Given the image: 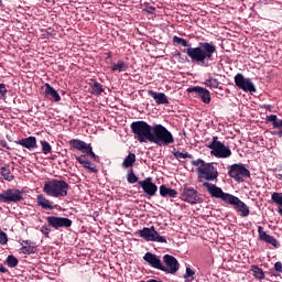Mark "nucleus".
I'll return each instance as SVG.
<instances>
[{
  "label": "nucleus",
  "instance_id": "1",
  "mask_svg": "<svg viewBox=\"0 0 282 282\" xmlns=\"http://www.w3.org/2000/svg\"><path fill=\"white\" fill-rule=\"evenodd\" d=\"M183 52L184 54H187L192 63H197V65H203L204 67H210V63L215 61L217 45L213 42H199L196 47H188Z\"/></svg>",
  "mask_w": 282,
  "mask_h": 282
},
{
  "label": "nucleus",
  "instance_id": "2",
  "mask_svg": "<svg viewBox=\"0 0 282 282\" xmlns=\"http://www.w3.org/2000/svg\"><path fill=\"white\" fill-rule=\"evenodd\" d=\"M192 166H197L198 181L206 180L207 182H215L219 177V172L213 163H206L202 159H197L191 162Z\"/></svg>",
  "mask_w": 282,
  "mask_h": 282
},
{
  "label": "nucleus",
  "instance_id": "3",
  "mask_svg": "<svg viewBox=\"0 0 282 282\" xmlns=\"http://www.w3.org/2000/svg\"><path fill=\"white\" fill-rule=\"evenodd\" d=\"M150 142L158 147H169L170 144H174L175 138H173V133L166 127L159 123L153 126Z\"/></svg>",
  "mask_w": 282,
  "mask_h": 282
},
{
  "label": "nucleus",
  "instance_id": "4",
  "mask_svg": "<svg viewBox=\"0 0 282 282\" xmlns=\"http://www.w3.org/2000/svg\"><path fill=\"white\" fill-rule=\"evenodd\" d=\"M69 184L63 180L46 181L43 186V193L48 197H67Z\"/></svg>",
  "mask_w": 282,
  "mask_h": 282
},
{
  "label": "nucleus",
  "instance_id": "5",
  "mask_svg": "<svg viewBox=\"0 0 282 282\" xmlns=\"http://www.w3.org/2000/svg\"><path fill=\"white\" fill-rule=\"evenodd\" d=\"M130 129L138 142H151L153 126L149 124L147 121H133L130 124Z\"/></svg>",
  "mask_w": 282,
  "mask_h": 282
},
{
  "label": "nucleus",
  "instance_id": "6",
  "mask_svg": "<svg viewBox=\"0 0 282 282\" xmlns=\"http://www.w3.org/2000/svg\"><path fill=\"white\" fill-rule=\"evenodd\" d=\"M207 149H210V155L220 160H226V158H230V155H232L230 147L221 143V141H219V137H213Z\"/></svg>",
  "mask_w": 282,
  "mask_h": 282
},
{
  "label": "nucleus",
  "instance_id": "7",
  "mask_svg": "<svg viewBox=\"0 0 282 282\" xmlns=\"http://www.w3.org/2000/svg\"><path fill=\"white\" fill-rule=\"evenodd\" d=\"M137 235L144 239V241H152L155 243H166V238L164 236H160V232L155 230V226L143 227L141 230L137 231Z\"/></svg>",
  "mask_w": 282,
  "mask_h": 282
},
{
  "label": "nucleus",
  "instance_id": "8",
  "mask_svg": "<svg viewBox=\"0 0 282 282\" xmlns=\"http://www.w3.org/2000/svg\"><path fill=\"white\" fill-rule=\"evenodd\" d=\"M228 175L236 182H245V178L250 177V170L243 163H235L228 166Z\"/></svg>",
  "mask_w": 282,
  "mask_h": 282
},
{
  "label": "nucleus",
  "instance_id": "9",
  "mask_svg": "<svg viewBox=\"0 0 282 282\" xmlns=\"http://www.w3.org/2000/svg\"><path fill=\"white\" fill-rule=\"evenodd\" d=\"M204 188H206L207 193L212 197H215L216 199H221V202H225V204H228L229 199L232 197V194L225 193L221 187H218L217 185L205 182L203 183Z\"/></svg>",
  "mask_w": 282,
  "mask_h": 282
},
{
  "label": "nucleus",
  "instance_id": "10",
  "mask_svg": "<svg viewBox=\"0 0 282 282\" xmlns=\"http://www.w3.org/2000/svg\"><path fill=\"white\" fill-rule=\"evenodd\" d=\"M23 199V192L17 188H9L0 193V202L3 204H19Z\"/></svg>",
  "mask_w": 282,
  "mask_h": 282
},
{
  "label": "nucleus",
  "instance_id": "11",
  "mask_svg": "<svg viewBox=\"0 0 282 282\" xmlns=\"http://www.w3.org/2000/svg\"><path fill=\"white\" fill-rule=\"evenodd\" d=\"M180 199L187 204H203L204 198L199 197V192L193 187H185L181 193Z\"/></svg>",
  "mask_w": 282,
  "mask_h": 282
},
{
  "label": "nucleus",
  "instance_id": "12",
  "mask_svg": "<svg viewBox=\"0 0 282 282\" xmlns=\"http://www.w3.org/2000/svg\"><path fill=\"white\" fill-rule=\"evenodd\" d=\"M163 269H161V272H165L166 274H175V272L180 270V262L177 261V258L171 254L163 256Z\"/></svg>",
  "mask_w": 282,
  "mask_h": 282
},
{
  "label": "nucleus",
  "instance_id": "13",
  "mask_svg": "<svg viewBox=\"0 0 282 282\" xmlns=\"http://www.w3.org/2000/svg\"><path fill=\"white\" fill-rule=\"evenodd\" d=\"M46 221L51 228H55V230H59V228H72V219L66 217L58 216H48L46 217Z\"/></svg>",
  "mask_w": 282,
  "mask_h": 282
},
{
  "label": "nucleus",
  "instance_id": "14",
  "mask_svg": "<svg viewBox=\"0 0 282 282\" xmlns=\"http://www.w3.org/2000/svg\"><path fill=\"white\" fill-rule=\"evenodd\" d=\"M235 85L238 87V89H242V91H249L250 94H253V91H257V88H254V84H252V80L250 78L243 77V74L238 73L235 76Z\"/></svg>",
  "mask_w": 282,
  "mask_h": 282
},
{
  "label": "nucleus",
  "instance_id": "15",
  "mask_svg": "<svg viewBox=\"0 0 282 282\" xmlns=\"http://www.w3.org/2000/svg\"><path fill=\"white\" fill-rule=\"evenodd\" d=\"M187 94H195V98H200L204 105H210V90L202 86H192L187 88Z\"/></svg>",
  "mask_w": 282,
  "mask_h": 282
},
{
  "label": "nucleus",
  "instance_id": "16",
  "mask_svg": "<svg viewBox=\"0 0 282 282\" xmlns=\"http://www.w3.org/2000/svg\"><path fill=\"white\" fill-rule=\"evenodd\" d=\"M227 204L234 206L235 210L239 213L240 217H248L250 215V207H248L243 200H240L239 197L235 195H231V198H229Z\"/></svg>",
  "mask_w": 282,
  "mask_h": 282
},
{
  "label": "nucleus",
  "instance_id": "17",
  "mask_svg": "<svg viewBox=\"0 0 282 282\" xmlns=\"http://www.w3.org/2000/svg\"><path fill=\"white\" fill-rule=\"evenodd\" d=\"M138 184L141 186L145 195H149V197H155L158 193V185L153 183V178H151V176L144 178L143 181H139Z\"/></svg>",
  "mask_w": 282,
  "mask_h": 282
},
{
  "label": "nucleus",
  "instance_id": "18",
  "mask_svg": "<svg viewBox=\"0 0 282 282\" xmlns=\"http://www.w3.org/2000/svg\"><path fill=\"white\" fill-rule=\"evenodd\" d=\"M258 235H259L260 241L270 243L271 246H273V248H281V243L279 242V240H276V238H274V236H270V235H268V232L263 231L262 226L258 227Z\"/></svg>",
  "mask_w": 282,
  "mask_h": 282
},
{
  "label": "nucleus",
  "instance_id": "19",
  "mask_svg": "<svg viewBox=\"0 0 282 282\" xmlns=\"http://www.w3.org/2000/svg\"><path fill=\"white\" fill-rule=\"evenodd\" d=\"M143 261L148 262V265H150V268H154V270H162V260H160V256L151 253V252H147L143 256Z\"/></svg>",
  "mask_w": 282,
  "mask_h": 282
},
{
  "label": "nucleus",
  "instance_id": "20",
  "mask_svg": "<svg viewBox=\"0 0 282 282\" xmlns=\"http://www.w3.org/2000/svg\"><path fill=\"white\" fill-rule=\"evenodd\" d=\"M17 144L28 149V151H34V149H39V144L36 143V137H28L22 138L19 141H15Z\"/></svg>",
  "mask_w": 282,
  "mask_h": 282
},
{
  "label": "nucleus",
  "instance_id": "21",
  "mask_svg": "<svg viewBox=\"0 0 282 282\" xmlns=\"http://www.w3.org/2000/svg\"><path fill=\"white\" fill-rule=\"evenodd\" d=\"M68 144L72 149H76L77 151H80L82 153H85L87 149H89V145L91 143H86L85 141L80 139H73L68 141Z\"/></svg>",
  "mask_w": 282,
  "mask_h": 282
},
{
  "label": "nucleus",
  "instance_id": "22",
  "mask_svg": "<svg viewBox=\"0 0 282 282\" xmlns=\"http://www.w3.org/2000/svg\"><path fill=\"white\" fill-rule=\"evenodd\" d=\"M148 95L155 100L156 105H169V97L164 93L149 90Z\"/></svg>",
  "mask_w": 282,
  "mask_h": 282
},
{
  "label": "nucleus",
  "instance_id": "23",
  "mask_svg": "<svg viewBox=\"0 0 282 282\" xmlns=\"http://www.w3.org/2000/svg\"><path fill=\"white\" fill-rule=\"evenodd\" d=\"M268 122H272L273 129H281L280 131H273L272 135H282V120L276 117V115H271L267 117Z\"/></svg>",
  "mask_w": 282,
  "mask_h": 282
},
{
  "label": "nucleus",
  "instance_id": "24",
  "mask_svg": "<svg viewBox=\"0 0 282 282\" xmlns=\"http://www.w3.org/2000/svg\"><path fill=\"white\" fill-rule=\"evenodd\" d=\"M45 94L46 98H51L54 102H61V95L54 87H52V85L45 84Z\"/></svg>",
  "mask_w": 282,
  "mask_h": 282
},
{
  "label": "nucleus",
  "instance_id": "25",
  "mask_svg": "<svg viewBox=\"0 0 282 282\" xmlns=\"http://www.w3.org/2000/svg\"><path fill=\"white\" fill-rule=\"evenodd\" d=\"M37 206H41L44 210H54V206L50 202V199L45 198L43 194H39L36 196Z\"/></svg>",
  "mask_w": 282,
  "mask_h": 282
},
{
  "label": "nucleus",
  "instance_id": "26",
  "mask_svg": "<svg viewBox=\"0 0 282 282\" xmlns=\"http://www.w3.org/2000/svg\"><path fill=\"white\" fill-rule=\"evenodd\" d=\"M0 175L7 182H12L14 180V174H12V171H10V164L0 167Z\"/></svg>",
  "mask_w": 282,
  "mask_h": 282
},
{
  "label": "nucleus",
  "instance_id": "27",
  "mask_svg": "<svg viewBox=\"0 0 282 282\" xmlns=\"http://www.w3.org/2000/svg\"><path fill=\"white\" fill-rule=\"evenodd\" d=\"M159 192L161 197H177V192L166 185H161Z\"/></svg>",
  "mask_w": 282,
  "mask_h": 282
},
{
  "label": "nucleus",
  "instance_id": "28",
  "mask_svg": "<svg viewBox=\"0 0 282 282\" xmlns=\"http://www.w3.org/2000/svg\"><path fill=\"white\" fill-rule=\"evenodd\" d=\"M133 164H135V153L129 152V154L124 158L121 166L122 169H133Z\"/></svg>",
  "mask_w": 282,
  "mask_h": 282
},
{
  "label": "nucleus",
  "instance_id": "29",
  "mask_svg": "<svg viewBox=\"0 0 282 282\" xmlns=\"http://www.w3.org/2000/svg\"><path fill=\"white\" fill-rule=\"evenodd\" d=\"M93 85L90 86L93 89L94 96H100L105 91V88H102V84L98 83L96 79H91Z\"/></svg>",
  "mask_w": 282,
  "mask_h": 282
},
{
  "label": "nucleus",
  "instance_id": "30",
  "mask_svg": "<svg viewBox=\"0 0 282 282\" xmlns=\"http://www.w3.org/2000/svg\"><path fill=\"white\" fill-rule=\"evenodd\" d=\"M251 272H253V276L258 281H263V279H265V273H263V269H261L257 265L251 267Z\"/></svg>",
  "mask_w": 282,
  "mask_h": 282
},
{
  "label": "nucleus",
  "instance_id": "31",
  "mask_svg": "<svg viewBox=\"0 0 282 282\" xmlns=\"http://www.w3.org/2000/svg\"><path fill=\"white\" fill-rule=\"evenodd\" d=\"M129 69V65L123 61H118L117 64L111 66V72H127Z\"/></svg>",
  "mask_w": 282,
  "mask_h": 282
},
{
  "label": "nucleus",
  "instance_id": "32",
  "mask_svg": "<svg viewBox=\"0 0 282 282\" xmlns=\"http://www.w3.org/2000/svg\"><path fill=\"white\" fill-rule=\"evenodd\" d=\"M205 87H209V89H218L219 88V79L209 77L204 82Z\"/></svg>",
  "mask_w": 282,
  "mask_h": 282
},
{
  "label": "nucleus",
  "instance_id": "33",
  "mask_svg": "<svg viewBox=\"0 0 282 282\" xmlns=\"http://www.w3.org/2000/svg\"><path fill=\"white\" fill-rule=\"evenodd\" d=\"M172 154L174 155V158H176V160H193V154H189L188 152H180V151H172Z\"/></svg>",
  "mask_w": 282,
  "mask_h": 282
},
{
  "label": "nucleus",
  "instance_id": "34",
  "mask_svg": "<svg viewBox=\"0 0 282 282\" xmlns=\"http://www.w3.org/2000/svg\"><path fill=\"white\" fill-rule=\"evenodd\" d=\"M6 263L9 268H17V265H19V259H17V257L13 254H10L7 257Z\"/></svg>",
  "mask_w": 282,
  "mask_h": 282
},
{
  "label": "nucleus",
  "instance_id": "35",
  "mask_svg": "<svg viewBox=\"0 0 282 282\" xmlns=\"http://www.w3.org/2000/svg\"><path fill=\"white\" fill-rule=\"evenodd\" d=\"M40 144L42 147V153H44V155L52 153V145L50 144V142L42 140L40 141Z\"/></svg>",
  "mask_w": 282,
  "mask_h": 282
},
{
  "label": "nucleus",
  "instance_id": "36",
  "mask_svg": "<svg viewBox=\"0 0 282 282\" xmlns=\"http://www.w3.org/2000/svg\"><path fill=\"white\" fill-rule=\"evenodd\" d=\"M173 43H177V45H182L183 47H191V44L188 43V41L177 35L173 36Z\"/></svg>",
  "mask_w": 282,
  "mask_h": 282
},
{
  "label": "nucleus",
  "instance_id": "37",
  "mask_svg": "<svg viewBox=\"0 0 282 282\" xmlns=\"http://www.w3.org/2000/svg\"><path fill=\"white\" fill-rule=\"evenodd\" d=\"M195 271L191 268H186V272L184 274V280L185 282H192V281H195Z\"/></svg>",
  "mask_w": 282,
  "mask_h": 282
},
{
  "label": "nucleus",
  "instance_id": "38",
  "mask_svg": "<svg viewBox=\"0 0 282 282\" xmlns=\"http://www.w3.org/2000/svg\"><path fill=\"white\" fill-rule=\"evenodd\" d=\"M84 153H86V155H88V158H91V160H94V162H100V156H98V155H96V153H94V149L91 148V144L87 148V150Z\"/></svg>",
  "mask_w": 282,
  "mask_h": 282
},
{
  "label": "nucleus",
  "instance_id": "39",
  "mask_svg": "<svg viewBox=\"0 0 282 282\" xmlns=\"http://www.w3.org/2000/svg\"><path fill=\"white\" fill-rule=\"evenodd\" d=\"M127 182L128 184H135L140 181H138V177L135 175V173H133V169H130L128 174H127Z\"/></svg>",
  "mask_w": 282,
  "mask_h": 282
},
{
  "label": "nucleus",
  "instance_id": "40",
  "mask_svg": "<svg viewBox=\"0 0 282 282\" xmlns=\"http://www.w3.org/2000/svg\"><path fill=\"white\" fill-rule=\"evenodd\" d=\"M271 200L273 202V204H276V206H282V193L274 192L271 195Z\"/></svg>",
  "mask_w": 282,
  "mask_h": 282
},
{
  "label": "nucleus",
  "instance_id": "41",
  "mask_svg": "<svg viewBox=\"0 0 282 282\" xmlns=\"http://www.w3.org/2000/svg\"><path fill=\"white\" fill-rule=\"evenodd\" d=\"M20 250L22 254H34L36 252L34 246H22Z\"/></svg>",
  "mask_w": 282,
  "mask_h": 282
},
{
  "label": "nucleus",
  "instance_id": "42",
  "mask_svg": "<svg viewBox=\"0 0 282 282\" xmlns=\"http://www.w3.org/2000/svg\"><path fill=\"white\" fill-rule=\"evenodd\" d=\"M82 166H84L85 169H87V171H89V173H98V170L96 169V166H91V162L90 161H84V163L82 164Z\"/></svg>",
  "mask_w": 282,
  "mask_h": 282
},
{
  "label": "nucleus",
  "instance_id": "43",
  "mask_svg": "<svg viewBox=\"0 0 282 282\" xmlns=\"http://www.w3.org/2000/svg\"><path fill=\"white\" fill-rule=\"evenodd\" d=\"M40 232H42V235H44L46 239H50V232H52V229L50 228V226L44 225L40 228Z\"/></svg>",
  "mask_w": 282,
  "mask_h": 282
},
{
  "label": "nucleus",
  "instance_id": "44",
  "mask_svg": "<svg viewBox=\"0 0 282 282\" xmlns=\"http://www.w3.org/2000/svg\"><path fill=\"white\" fill-rule=\"evenodd\" d=\"M8 243V234L3 230H0V245L6 246Z\"/></svg>",
  "mask_w": 282,
  "mask_h": 282
},
{
  "label": "nucleus",
  "instance_id": "45",
  "mask_svg": "<svg viewBox=\"0 0 282 282\" xmlns=\"http://www.w3.org/2000/svg\"><path fill=\"white\" fill-rule=\"evenodd\" d=\"M6 94H8V88H6V84H0V98H6Z\"/></svg>",
  "mask_w": 282,
  "mask_h": 282
},
{
  "label": "nucleus",
  "instance_id": "46",
  "mask_svg": "<svg viewBox=\"0 0 282 282\" xmlns=\"http://www.w3.org/2000/svg\"><path fill=\"white\" fill-rule=\"evenodd\" d=\"M274 270H275V272H282L281 261H278V262L274 263Z\"/></svg>",
  "mask_w": 282,
  "mask_h": 282
},
{
  "label": "nucleus",
  "instance_id": "47",
  "mask_svg": "<svg viewBox=\"0 0 282 282\" xmlns=\"http://www.w3.org/2000/svg\"><path fill=\"white\" fill-rule=\"evenodd\" d=\"M0 147H2V149H7L8 151H10V145H8V141L6 140L0 141Z\"/></svg>",
  "mask_w": 282,
  "mask_h": 282
},
{
  "label": "nucleus",
  "instance_id": "48",
  "mask_svg": "<svg viewBox=\"0 0 282 282\" xmlns=\"http://www.w3.org/2000/svg\"><path fill=\"white\" fill-rule=\"evenodd\" d=\"M76 158V160H77V162H79L80 164H85V158H86V155L85 154H82L80 156H75Z\"/></svg>",
  "mask_w": 282,
  "mask_h": 282
},
{
  "label": "nucleus",
  "instance_id": "49",
  "mask_svg": "<svg viewBox=\"0 0 282 282\" xmlns=\"http://www.w3.org/2000/svg\"><path fill=\"white\" fill-rule=\"evenodd\" d=\"M0 272L2 274H8V269L6 267H3V264H0Z\"/></svg>",
  "mask_w": 282,
  "mask_h": 282
},
{
  "label": "nucleus",
  "instance_id": "50",
  "mask_svg": "<svg viewBox=\"0 0 282 282\" xmlns=\"http://www.w3.org/2000/svg\"><path fill=\"white\" fill-rule=\"evenodd\" d=\"M275 177H276V180H282V170H279V171L275 173Z\"/></svg>",
  "mask_w": 282,
  "mask_h": 282
},
{
  "label": "nucleus",
  "instance_id": "51",
  "mask_svg": "<svg viewBox=\"0 0 282 282\" xmlns=\"http://www.w3.org/2000/svg\"><path fill=\"white\" fill-rule=\"evenodd\" d=\"M22 243L25 246H32V240H23Z\"/></svg>",
  "mask_w": 282,
  "mask_h": 282
},
{
  "label": "nucleus",
  "instance_id": "52",
  "mask_svg": "<svg viewBox=\"0 0 282 282\" xmlns=\"http://www.w3.org/2000/svg\"><path fill=\"white\" fill-rule=\"evenodd\" d=\"M141 282H164L162 280H155V279H150L148 281H141Z\"/></svg>",
  "mask_w": 282,
  "mask_h": 282
},
{
  "label": "nucleus",
  "instance_id": "53",
  "mask_svg": "<svg viewBox=\"0 0 282 282\" xmlns=\"http://www.w3.org/2000/svg\"><path fill=\"white\" fill-rule=\"evenodd\" d=\"M264 109H272L271 105H264Z\"/></svg>",
  "mask_w": 282,
  "mask_h": 282
},
{
  "label": "nucleus",
  "instance_id": "54",
  "mask_svg": "<svg viewBox=\"0 0 282 282\" xmlns=\"http://www.w3.org/2000/svg\"><path fill=\"white\" fill-rule=\"evenodd\" d=\"M181 54H182V53L178 52V53H177V56H181Z\"/></svg>",
  "mask_w": 282,
  "mask_h": 282
}]
</instances>
